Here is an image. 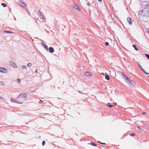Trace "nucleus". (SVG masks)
Instances as JSON below:
<instances>
[{"mask_svg": "<svg viewBox=\"0 0 149 149\" xmlns=\"http://www.w3.org/2000/svg\"><path fill=\"white\" fill-rule=\"evenodd\" d=\"M105 79L107 80H109L110 78L108 75H107L105 76Z\"/></svg>", "mask_w": 149, "mask_h": 149, "instance_id": "nucleus-14", "label": "nucleus"}, {"mask_svg": "<svg viewBox=\"0 0 149 149\" xmlns=\"http://www.w3.org/2000/svg\"><path fill=\"white\" fill-rule=\"evenodd\" d=\"M99 142L100 143H101L102 144H106L105 143H102L101 142H100V141H99Z\"/></svg>", "mask_w": 149, "mask_h": 149, "instance_id": "nucleus-30", "label": "nucleus"}, {"mask_svg": "<svg viewBox=\"0 0 149 149\" xmlns=\"http://www.w3.org/2000/svg\"><path fill=\"white\" fill-rule=\"evenodd\" d=\"M7 70L6 69L3 68H0V72L3 73H6L7 72Z\"/></svg>", "mask_w": 149, "mask_h": 149, "instance_id": "nucleus-4", "label": "nucleus"}, {"mask_svg": "<svg viewBox=\"0 0 149 149\" xmlns=\"http://www.w3.org/2000/svg\"><path fill=\"white\" fill-rule=\"evenodd\" d=\"M105 45L106 46H108L109 45V43L107 42H105Z\"/></svg>", "mask_w": 149, "mask_h": 149, "instance_id": "nucleus-27", "label": "nucleus"}, {"mask_svg": "<svg viewBox=\"0 0 149 149\" xmlns=\"http://www.w3.org/2000/svg\"><path fill=\"white\" fill-rule=\"evenodd\" d=\"M10 101L13 102H15L16 103H17L18 101H17L15 100V99L14 98H10Z\"/></svg>", "mask_w": 149, "mask_h": 149, "instance_id": "nucleus-11", "label": "nucleus"}, {"mask_svg": "<svg viewBox=\"0 0 149 149\" xmlns=\"http://www.w3.org/2000/svg\"><path fill=\"white\" fill-rule=\"evenodd\" d=\"M19 4L23 8H25L26 7V5L24 3L23 1L22 0H20L19 1Z\"/></svg>", "mask_w": 149, "mask_h": 149, "instance_id": "nucleus-3", "label": "nucleus"}, {"mask_svg": "<svg viewBox=\"0 0 149 149\" xmlns=\"http://www.w3.org/2000/svg\"><path fill=\"white\" fill-rule=\"evenodd\" d=\"M27 96L24 93H20L17 97V103L22 104L26 101Z\"/></svg>", "mask_w": 149, "mask_h": 149, "instance_id": "nucleus-1", "label": "nucleus"}, {"mask_svg": "<svg viewBox=\"0 0 149 149\" xmlns=\"http://www.w3.org/2000/svg\"><path fill=\"white\" fill-rule=\"evenodd\" d=\"M145 56L148 59H149V55L148 54H146Z\"/></svg>", "mask_w": 149, "mask_h": 149, "instance_id": "nucleus-20", "label": "nucleus"}, {"mask_svg": "<svg viewBox=\"0 0 149 149\" xmlns=\"http://www.w3.org/2000/svg\"><path fill=\"white\" fill-rule=\"evenodd\" d=\"M123 78L128 84L130 85H134L132 81L131 80L129 79L128 78L125 74L123 76Z\"/></svg>", "mask_w": 149, "mask_h": 149, "instance_id": "nucleus-2", "label": "nucleus"}, {"mask_svg": "<svg viewBox=\"0 0 149 149\" xmlns=\"http://www.w3.org/2000/svg\"><path fill=\"white\" fill-rule=\"evenodd\" d=\"M17 81L18 83H19L21 82L20 79H17Z\"/></svg>", "mask_w": 149, "mask_h": 149, "instance_id": "nucleus-25", "label": "nucleus"}, {"mask_svg": "<svg viewBox=\"0 0 149 149\" xmlns=\"http://www.w3.org/2000/svg\"><path fill=\"white\" fill-rule=\"evenodd\" d=\"M42 46L44 47L46 49V50L48 51H49V49L48 47V46L47 45H45V44L43 43H42Z\"/></svg>", "mask_w": 149, "mask_h": 149, "instance_id": "nucleus-6", "label": "nucleus"}, {"mask_svg": "<svg viewBox=\"0 0 149 149\" xmlns=\"http://www.w3.org/2000/svg\"><path fill=\"white\" fill-rule=\"evenodd\" d=\"M4 32H6V33H13V32H11V31H7L6 30H4Z\"/></svg>", "mask_w": 149, "mask_h": 149, "instance_id": "nucleus-19", "label": "nucleus"}, {"mask_svg": "<svg viewBox=\"0 0 149 149\" xmlns=\"http://www.w3.org/2000/svg\"><path fill=\"white\" fill-rule=\"evenodd\" d=\"M1 5L4 7H5L7 6L6 4L5 3H2Z\"/></svg>", "mask_w": 149, "mask_h": 149, "instance_id": "nucleus-18", "label": "nucleus"}, {"mask_svg": "<svg viewBox=\"0 0 149 149\" xmlns=\"http://www.w3.org/2000/svg\"><path fill=\"white\" fill-rule=\"evenodd\" d=\"M73 6L74 8L77 9L78 10H80V8H79V6L75 3L73 4Z\"/></svg>", "mask_w": 149, "mask_h": 149, "instance_id": "nucleus-7", "label": "nucleus"}, {"mask_svg": "<svg viewBox=\"0 0 149 149\" xmlns=\"http://www.w3.org/2000/svg\"><path fill=\"white\" fill-rule=\"evenodd\" d=\"M115 104L116 105V104H116V103H115Z\"/></svg>", "mask_w": 149, "mask_h": 149, "instance_id": "nucleus-37", "label": "nucleus"}, {"mask_svg": "<svg viewBox=\"0 0 149 149\" xmlns=\"http://www.w3.org/2000/svg\"><path fill=\"white\" fill-rule=\"evenodd\" d=\"M142 113L143 114H146V113L145 112H143Z\"/></svg>", "mask_w": 149, "mask_h": 149, "instance_id": "nucleus-31", "label": "nucleus"}, {"mask_svg": "<svg viewBox=\"0 0 149 149\" xmlns=\"http://www.w3.org/2000/svg\"><path fill=\"white\" fill-rule=\"evenodd\" d=\"M99 1H101L102 0H98Z\"/></svg>", "mask_w": 149, "mask_h": 149, "instance_id": "nucleus-34", "label": "nucleus"}, {"mask_svg": "<svg viewBox=\"0 0 149 149\" xmlns=\"http://www.w3.org/2000/svg\"><path fill=\"white\" fill-rule=\"evenodd\" d=\"M39 12H40V16H39L40 18V19H44L45 18H44V17L42 15L40 11H39Z\"/></svg>", "mask_w": 149, "mask_h": 149, "instance_id": "nucleus-12", "label": "nucleus"}, {"mask_svg": "<svg viewBox=\"0 0 149 149\" xmlns=\"http://www.w3.org/2000/svg\"><path fill=\"white\" fill-rule=\"evenodd\" d=\"M127 19L128 22H129V24H131L132 23V21L130 18L128 17L127 18Z\"/></svg>", "mask_w": 149, "mask_h": 149, "instance_id": "nucleus-13", "label": "nucleus"}, {"mask_svg": "<svg viewBox=\"0 0 149 149\" xmlns=\"http://www.w3.org/2000/svg\"><path fill=\"white\" fill-rule=\"evenodd\" d=\"M10 65L13 67L17 68L16 65L13 62L10 61Z\"/></svg>", "mask_w": 149, "mask_h": 149, "instance_id": "nucleus-5", "label": "nucleus"}, {"mask_svg": "<svg viewBox=\"0 0 149 149\" xmlns=\"http://www.w3.org/2000/svg\"><path fill=\"white\" fill-rule=\"evenodd\" d=\"M148 32L149 33V29H148Z\"/></svg>", "mask_w": 149, "mask_h": 149, "instance_id": "nucleus-36", "label": "nucleus"}, {"mask_svg": "<svg viewBox=\"0 0 149 149\" xmlns=\"http://www.w3.org/2000/svg\"><path fill=\"white\" fill-rule=\"evenodd\" d=\"M38 70L37 69H36V72H38Z\"/></svg>", "mask_w": 149, "mask_h": 149, "instance_id": "nucleus-33", "label": "nucleus"}, {"mask_svg": "<svg viewBox=\"0 0 149 149\" xmlns=\"http://www.w3.org/2000/svg\"><path fill=\"white\" fill-rule=\"evenodd\" d=\"M49 49L50 52L51 53H53L54 52V49L52 47H50Z\"/></svg>", "mask_w": 149, "mask_h": 149, "instance_id": "nucleus-10", "label": "nucleus"}, {"mask_svg": "<svg viewBox=\"0 0 149 149\" xmlns=\"http://www.w3.org/2000/svg\"><path fill=\"white\" fill-rule=\"evenodd\" d=\"M0 99H3V98L2 97H0Z\"/></svg>", "mask_w": 149, "mask_h": 149, "instance_id": "nucleus-35", "label": "nucleus"}, {"mask_svg": "<svg viewBox=\"0 0 149 149\" xmlns=\"http://www.w3.org/2000/svg\"><path fill=\"white\" fill-rule=\"evenodd\" d=\"M78 92L80 93H81V94L82 93L81 92V91H78Z\"/></svg>", "mask_w": 149, "mask_h": 149, "instance_id": "nucleus-32", "label": "nucleus"}, {"mask_svg": "<svg viewBox=\"0 0 149 149\" xmlns=\"http://www.w3.org/2000/svg\"><path fill=\"white\" fill-rule=\"evenodd\" d=\"M133 47L134 48V49L135 50H136V51H137L138 50V48L136 47V46L135 45H133Z\"/></svg>", "mask_w": 149, "mask_h": 149, "instance_id": "nucleus-17", "label": "nucleus"}, {"mask_svg": "<svg viewBox=\"0 0 149 149\" xmlns=\"http://www.w3.org/2000/svg\"><path fill=\"white\" fill-rule=\"evenodd\" d=\"M130 135L132 136H134L135 135V134L134 133H131L130 134Z\"/></svg>", "mask_w": 149, "mask_h": 149, "instance_id": "nucleus-22", "label": "nucleus"}, {"mask_svg": "<svg viewBox=\"0 0 149 149\" xmlns=\"http://www.w3.org/2000/svg\"><path fill=\"white\" fill-rule=\"evenodd\" d=\"M1 85H4V83L3 82V81H1Z\"/></svg>", "mask_w": 149, "mask_h": 149, "instance_id": "nucleus-26", "label": "nucleus"}, {"mask_svg": "<svg viewBox=\"0 0 149 149\" xmlns=\"http://www.w3.org/2000/svg\"><path fill=\"white\" fill-rule=\"evenodd\" d=\"M91 144L92 146H97V145L96 144H95L94 142H91Z\"/></svg>", "mask_w": 149, "mask_h": 149, "instance_id": "nucleus-15", "label": "nucleus"}, {"mask_svg": "<svg viewBox=\"0 0 149 149\" xmlns=\"http://www.w3.org/2000/svg\"><path fill=\"white\" fill-rule=\"evenodd\" d=\"M87 4L88 6H90V3L88 2L87 3Z\"/></svg>", "mask_w": 149, "mask_h": 149, "instance_id": "nucleus-29", "label": "nucleus"}, {"mask_svg": "<svg viewBox=\"0 0 149 149\" xmlns=\"http://www.w3.org/2000/svg\"><path fill=\"white\" fill-rule=\"evenodd\" d=\"M138 64L139 65V66L140 67V68L144 72L145 74H149V73H147L146 72L145 70L142 68L140 65L138 63Z\"/></svg>", "mask_w": 149, "mask_h": 149, "instance_id": "nucleus-8", "label": "nucleus"}, {"mask_svg": "<svg viewBox=\"0 0 149 149\" xmlns=\"http://www.w3.org/2000/svg\"><path fill=\"white\" fill-rule=\"evenodd\" d=\"M84 75L87 76H91L92 75V74L91 73L88 72H85Z\"/></svg>", "mask_w": 149, "mask_h": 149, "instance_id": "nucleus-9", "label": "nucleus"}, {"mask_svg": "<svg viewBox=\"0 0 149 149\" xmlns=\"http://www.w3.org/2000/svg\"><path fill=\"white\" fill-rule=\"evenodd\" d=\"M137 127L140 130H142V129H141V128H140V127H139V126Z\"/></svg>", "mask_w": 149, "mask_h": 149, "instance_id": "nucleus-28", "label": "nucleus"}, {"mask_svg": "<svg viewBox=\"0 0 149 149\" xmlns=\"http://www.w3.org/2000/svg\"><path fill=\"white\" fill-rule=\"evenodd\" d=\"M22 68L23 69H25L26 68V66H23Z\"/></svg>", "mask_w": 149, "mask_h": 149, "instance_id": "nucleus-23", "label": "nucleus"}, {"mask_svg": "<svg viewBox=\"0 0 149 149\" xmlns=\"http://www.w3.org/2000/svg\"><path fill=\"white\" fill-rule=\"evenodd\" d=\"M45 144V141H43L42 142V145L43 146H44Z\"/></svg>", "mask_w": 149, "mask_h": 149, "instance_id": "nucleus-24", "label": "nucleus"}, {"mask_svg": "<svg viewBox=\"0 0 149 149\" xmlns=\"http://www.w3.org/2000/svg\"><path fill=\"white\" fill-rule=\"evenodd\" d=\"M107 105L108 107H111L113 106V105H110V103H109L107 104Z\"/></svg>", "mask_w": 149, "mask_h": 149, "instance_id": "nucleus-16", "label": "nucleus"}, {"mask_svg": "<svg viewBox=\"0 0 149 149\" xmlns=\"http://www.w3.org/2000/svg\"><path fill=\"white\" fill-rule=\"evenodd\" d=\"M32 65V64L30 63H29L27 64V66L29 67H31Z\"/></svg>", "mask_w": 149, "mask_h": 149, "instance_id": "nucleus-21", "label": "nucleus"}]
</instances>
